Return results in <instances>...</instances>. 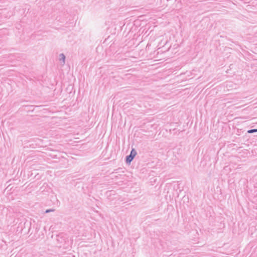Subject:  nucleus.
I'll return each mask as SVG.
<instances>
[{
  "label": "nucleus",
  "instance_id": "f257e3e1",
  "mask_svg": "<svg viewBox=\"0 0 257 257\" xmlns=\"http://www.w3.org/2000/svg\"><path fill=\"white\" fill-rule=\"evenodd\" d=\"M137 155V152L134 149H133L129 155L126 157L125 162L127 164H130L133 161L136 155Z\"/></svg>",
  "mask_w": 257,
  "mask_h": 257
},
{
  "label": "nucleus",
  "instance_id": "f03ea898",
  "mask_svg": "<svg viewBox=\"0 0 257 257\" xmlns=\"http://www.w3.org/2000/svg\"><path fill=\"white\" fill-rule=\"evenodd\" d=\"M59 60L60 61H62L63 62V65H64L65 64V55L63 54V53H61L59 55Z\"/></svg>",
  "mask_w": 257,
  "mask_h": 257
},
{
  "label": "nucleus",
  "instance_id": "7ed1b4c3",
  "mask_svg": "<svg viewBox=\"0 0 257 257\" xmlns=\"http://www.w3.org/2000/svg\"><path fill=\"white\" fill-rule=\"evenodd\" d=\"M256 132H257V129H251L247 131V133L248 134H252Z\"/></svg>",
  "mask_w": 257,
  "mask_h": 257
},
{
  "label": "nucleus",
  "instance_id": "20e7f679",
  "mask_svg": "<svg viewBox=\"0 0 257 257\" xmlns=\"http://www.w3.org/2000/svg\"><path fill=\"white\" fill-rule=\"evenodd\" d=\"M54 211H55V209H47L45 211V213H49V212H54Z\"/></svg>",
  "mask_w": 257,
  "mask_h": 257
}]
</instances>
